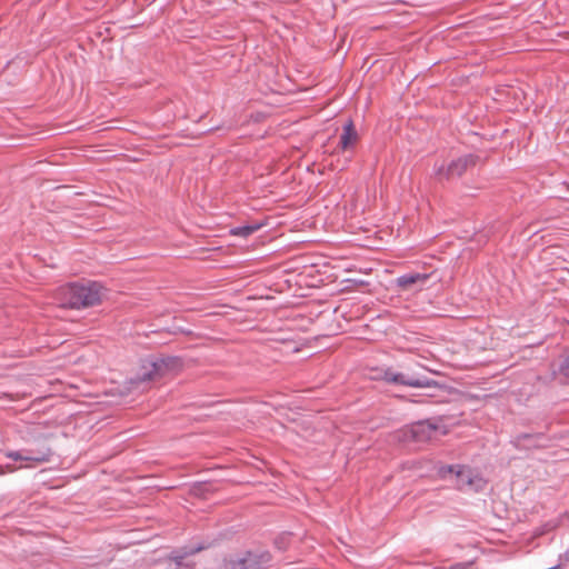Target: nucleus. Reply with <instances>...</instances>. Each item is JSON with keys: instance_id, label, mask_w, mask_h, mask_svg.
<instances>
[{"instance_id": "obj_1", "label": "nucleus", "mask_w": 569, "mask_h": 569, "mask_svg": "<svg viewBox=\"0 0 569 569\" xmlns=\"http://www.w3.org/2000/svg\"><path fill=\"white\" fill-rule=\"evenodd\" d=\"M107 293L108 290L100 282L88 280L60 287L54 299L61 308L80 309L101 303Z\"/></svg>"}, {"instance_id": "obj_2", "label": "nucleus", "mask_w": 569, "mask_h": 569, "mask_svg": "<svg viewBox=\"0 0 569 569\" xmlns=\"http://www.w3.org/2000/svg\"><path fill=\"white\" fill-rule=\"evenodd\" d=\"M181 361L176 357H168L150 362L149 367H144L143 371L137 377L136 383L142 385L144 382L157 381L167 372L180 368Z\"/></svg>"}, {"instance_id": "obj_3", "label": "nucleus", "mask_w": 569, "mask_h": 569, "mask_svg": "<svg viewBox=\"0 0 569 569\" xmlns=\"http://www.w3.org/2000/svg\"><path fill=\"white\" fill-rule=\"evenodd\" d=\"M477 157L473 154H466L451 161L448 167L439 166L436 167L435 173L438 179H451L453 177H460L469 168L476 164Z\"/></svg>"}, {"instance_id": "obj_4", "label": "nucleus", "mask_w": 569, "mask_h": 569, "mask_svg": "<svg viewBox=\"0 0 569 569\" xmlns=\"http://www.w3.org/2000/svg\"><path fill=\"white\" fill-rule=\"evenodd\" d=\"M438 431V427L430 421H419L402 430L406 441L426 442L431 440Z\"/></svg>"}, {"instance_id": "obj_5", "label": "nucleus", "mask_w": 569, "mask_h": 569, "mask_svg": "<svg viewBox=\"0 0 569 569\" xmlns=\"http://www.w3.org/2000/svg\"><path fill=\"white\" fill-rule=\"evenodd\" d=\"M52 452L50 448H42L38 450H19L8 451L6 457L13 461H23L26 467H34L38 463L48 462Z\"/></svg>"}, {"instance_id": "obj_6", "label": "nucleus", "mask_w": 569, "mask_h": 569, "mask_svg": "<svg viewBox=\"0 0 569 569\" xmlns=\"http://www.w3.org/2000/svg\"><path fill=\"white\" fill-rule=\"evenodd\" d=\"M457 486L459 489L481 490L485 487V480L470 468L457 466L456 470Z\"/></svg>"}, {"instance_id": "obj_7", "label": "nucleus", "mask_w": 569, "mask_h": 569, "mask_svg": "<svg viewBox=\"0 0 569 569\" xmlns=\"http://www.w3.org/2000/svg\"><path fill=\"white\" fill-rule=\"evenodd\" d=\"M383 379L387 382L413 387V388H428V387L436 385L435 381H431L427 378L409 377V376H406L405 373L395 372L391 369H387L383 372Z\"/></svg>"}, {"instance_id": "obj_8", "label": "nucleus", "mask_w": 569, "mask_h": 569, "mask_svg": "<svg viewBox=\"0 0 569 569\" xmlns=\"http://www.w3.org/2000/svg\"><path fill=\"white\" fill-rule=\"evenodd\" d=\"M429 278L430 274L428 273L412 272L398 277L396 279V283L402 290H409L412 289L415 286H418L420 288L423 287Z\"/></svg>"}, {"instance_id": "obj_9", "label": "nucleus", "mask_w": 569, "mask_h": 569, "mask_svg": "<svg viewBox=\"0 0 569 569\" xmlns=\"http://www.w3.org/2000/svg\"><path fill=\"white\" fill-rule=\"evenodd\" d=\"M258 557L251 552H247L244 557L230 559L226 561L224 569H260Z\"/></svg>"}, {"instance_id": "obj_10", "label": "nucleus", "mask_w": 569, "mask_h": 569, "mask_svg": "<svg viewBox=\"0 0 569 569\" xmlns=\"http://www.w3.org/2000/svg\"><path fill=\"white\" fill-rule=\"evenodd\" d=\"M358 141V132L353 126V122L349 120L343 126V131L340 136L339 148L343 151L353 149Z\"/></svg>"}, {"instance_id": "obj_11", "label": "nucleus", "mask_w": 569, "mask_h": 569, "mask_svg": "<svg viewBox=\"0 0 569 569\" xmlns=\"http://www.w3.org/2000/svg\"><path fill=\"white\" fill-rule=\"evenodd\" d=\"M258 226H243L232 229V233L240 237H248L258 230Z\"/></svg>"}, {"instance_id": "obj_12", "label": "nucleus", "mask_w": 569, "mask_h": 569, "mask_svg": "<svg viewBox=\"0 0 569 569\" xmlns=\"http://www.w3.org/2000/svg\"><path fill=\"white\" fill-rule=\"evenodd\" d=\"M164 569H187V567L182 565L181 556H172Z\"/></svg>"}, {"instance_id": "obj_13", "label": "nucleus", "mask_w": 569, "mask_h": 569, "mask_svg": "<svg viewBox=\"0 0 569 569\" xmlns=\"http://www.w3.org/2000/svg\"><path fill=\"white\" fill-rule=\"evenodd\" d=\"M457 466H440L438 469V475L441 478H446L449 473H456Z\"/></svg>"}, {"instance_id": "obj_14", "label": "nucleus", "mask_w": 569, "mask_h": 569, "mask_svg": "<svg viewBox=\"0 0 569 569\" xmlns=\"http://www.w3.org/2000/svg\"><path fill=\"white\" fill-rule=\"evenodd\" d=\"M560 372L566 378V380L569 382V355L565 358L560 366Z\"/></svg>"}, {"instance_id": "obj_15", "label": "nucleus", "mask_w": 569, "mask_h": 569, "mask_svg": "<svg viewBox=\"0 0 569 569\" xmlns=\"http://www.w3.org/2000/svg\"><path fill=\"white\" fill-rule=\"evenodd\" d=\"M535 437L531 436V435H523L520 439H523V440H531L533 439Z\"/></svg>"}, {"instance_id": "obj_16", "label": "nucleus", "mask_w": 569, "mask_h": 569, "mask_svg": "<svg viewBox=\"0 0 569 569\" xmlns=\"http://www.w3.org/2000/svg\"><path fill=\"white\" fill-rule=\"evenodd\" d=\"M201 549H202V548H201V547H199V548H197V549L191 550V551H190V553H194L196 551H200Z\"/></svg>"}, {"instance_id": "obj_17", "label": "nucleus", "mask_w": 569, "mask_h": 569, "mask_svg": "<svg viewBox=\"0 0 569 569\" xmlns=\"http://www.w3.org/2000/svg\"><path fill=\"white\" fill-rule=\"evenodd\" d=\"M182 557V559L184 558V556H187V552H183V555H180Z\"/></svg>"}]
</instances>
